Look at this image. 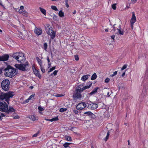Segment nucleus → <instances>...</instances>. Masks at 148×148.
I'll use <instances>...</instances> for the list:
<instances>
[{
    "instance_id": "1",
    "label": "nucleus",
    "mask_w": 148,
    "mask_h": 148,
    "mask_svg": "<svg viewBox=\"0 0 148 148\" xmlns=\"http://www.w3.org/2000/svg\"><path fill=\"white\" fill-rule=\"evenodd\" d=\"M18 72L17 70L10 67L8 68V69H6L5 75L6 77L11 78L16 75Z\"/></svg>"
},
{
    "instance_id": "2",
    "label": "nucleus",
    "mask_w": 148,
    "mask_h": 148,
    "mask_svg": "<svg viewBox=\"0 0 148 148\" xmlns=\"http://www.w3.org/2000/svg\"><path fill=\"white\" fill-rule=\"evenodd\" d=\"M24 56V54L22 52H16L14 53L12 56L18 62L22 63L25 60V58Z\"/></svg>"
},
{
    "instance_id": "3",
    "label": "nucleus",
    "mask_w": 148,
    "mask_h": 148,
    "mask_svg": "<svg viewBox=\"0 0 148 148\" xmlns=\"http://www.w3.org/2000/svg\"><path fill=\"white\" fill-rule=\"evenodd\" d=\"M15 93L13 92L9 91L6 93H2L0 94V99H5V101L9 103V99L15 95Z\"/></svg>"
},
{
    "instance_id": "4",
    "label": "nucleus",
    "mask_w": 148,
    "mask_h": 148,
    "mask_svg": "<svg viewBox=\"0 0 148 148\" xmlns=\"http://www.w3.org/2000/svg\"><path fill=\"white\" fill-rule=\"evenodd\" d=\"M45 30L48 34L50 36L51 39H53L55 37L56 32L54 31L53 28L49 24L46 25Z\"/></svg>"
},
{
    "instance_id": "5",
    "label": "nucleus",
    "mask_w": 148,
    "mask_h": 148,
    "mask_svg": "<svg viewBox=\"0 0 148 148\" xmlns=\"http://www.w3.org/2000/svg\"><path fill=\"white\" fill-rule=\"evenodd\" d=\"M15 67L17 69L23 71H28L29 70L30 67L29 66L27 62H26L25 64H16L15 65Z\"/></svg>"
},
{
    "instance_id": "6",
    "label": "nucleus",
    "mask_w": 148,
    "mask_h": 148,
    "mask_svg": "<svg viewBox=\"0 0 148 148\" xmlns=\"http://www.w3.org/2000/svg\"><path fill=\"white\" fill-rule=\"evenodd\" d=\"M10 82L8 79L3 80L1 82V86L3 90L5 91H8L10 88Z\"/></svg>"
},
{
    "instance_id": "7",
    "label": "nucleus",
    "mask_w": 148,
    "mask_h": 148,
    "mask_svg": "<svg viewBox=\"0 0 148 148\" xmlns=\"http://www.w3.org/2000/svg\"><path fill=\"white\" fill-rule=\"evenodd\" d=\"M84 90V86L83 84L79 85L76 88V90L78 93H76L75 96L77 98H79L81 97V95L80 93L82 92Z\"/></svg>"
},
{
    "instance_id": "8",
    "label": "nucleus",
    "mask_w": 148,
    "mask_h": 148,
    "mask_svg": "<svg viewBox=\"0 0 148 148\" xmlns=\"http://www.w3.org/2000/svg\"><path fill=\"white\" fill-rule=\"evenodd\" d=\"M8 109V106L5 102H0V111L2 112H5Z\"/></svg>"
},
{
    "instance_id": "9",
    "label": "nucleus",
    "mask_w": 148,
    "mask_h": 148,
    "mask_svg": "<svg viewBox=\"0 0 148 148\" xmlns=\"http://www.w3.org/2000/svg\"><path fill=\"white\" fill-rule=\"evenodd\" d=\"M86 106V105L85 103L82 102L78 103L76 106L77 109L79 110H82Z\"/></svg>"
},
{
    "instance_id": "10",
    "label": "nucleus",
    "mask_w": 148,
    "mask_h": 148,
    "mask_svg": "<svg viewBox=\"0 0 148 148\" xmlns=\"http://www.w3.org/2000/svg\"><path fill=\"white\" fill-rule=\"evenodd\" d=\"M98 106V105L96 103H91L89 104L88 108L91 110H95L97 108Z\"/></svg>"
},
{
    "instance_id": "11",
    "label": "nucleus",
    "mask_w": 148,
    "mask_h": 148,
    "mask_svg": "<svg viewBox=\"0 0 148 148\" xmlns=\"http://www.w3.org/2000/svg\"><path fill=\"white\" fill-rule=\"evenodd\" d=\"M42 30L40 28H38L36 27L34 29V32L36 34L39 35L42 34Z\"/></svg>"
},
{
    "instance_id": "12",
    "label": "nucleus",
    "mask_w": 148,
    "mask_h": 148,
    "mask_svg": "<svg viewBox=\"0 0 148 148\" xmlns=\"http://www.w3.org/2000/svg\"><path fill=\"white\" fill-rule=\"evenodd\" d=\"M33 72L36 75L38 76L39 78H40L41 77V76L40 75L39 71L36 70L35 68H33Z\"/></svg>"
},
{
    "instance_id": "13",
    "label": "nucleus",
    "mask_w": 148,
    "mask_h": 148,
    "mask_svg": "<svg viewBox=\"0 0 148 148\" xmlns=\"http://www.w3.org/2000/svg\"><path fill=\"white\" fill-rule=\"evenodd\" d=\"M18 12L24 16L27 17L28 16V13L24 10H19Z\"/></svg>"
},
{
    "instance_id": "14",
    "label": "nucleus",
    "mask_w": 148,
    "mask_h": 148,
    "mask_svg": "<svg viewBox=\"0 0 148 148\" xmlns=\"http://www.w3.org/2000/svg\"><path fill=\"white\" fill-rule=\"evenodd\" d=\"M9 57V56L8 55H4L2 56H0V61H7L8 60Z\"/></svg>"
},
{
    "instance_id": "15",
    "label": "nucleus",
    "mask_w": 148,
    "mask_h": 148,
    "mask_svg": "<svg viewBox=\"0 0 148 148\" xmlns=\"http://www.w3.org/2000/svg\"><path fill=\"white\" fill-rule=\"evenodd\" d=\"M136 21V18L134 12H132V17L130 20V23H134Z\"/></svg>"
},
{
    "instance_id": "16",
    "label": "nucleus",
    "mask_w": 148,
    "mask_h": 148,
    "mask_svg": "<svg viewBox=\"0 0 148 148\" xmlns=\"http://www.w3.org/2000/svg\"><path fill=\"white\" fill-rule=\"evenodd\" d=\"M15 111V109L13 108L12 106H10L9 109H8V110L7 111V114H9V113L11 112H14Z\"/></svg>"
},
{
    "instance_id": "17",
    "label": "nucleus",
    "mask_w": 148,
    "mask_h": 148,
    "mask_svg": "<svg viewBox=\"0 0 148 148\" xmlns=\"http://www.w3.org/2000/svg\"><path fill=\"white\" fill-rule=\"evenodd\" d=\"M84 114L86 115L90 116L91 117L93 118L95 117V115L90 111L85 112L84 113Z\"/></svg>"
},
{
    "instance_id": "18",
    "label": "nucleus",
    "mask_w": 148,
    "mask_h": 148,
    "mask_svg": "<svg viewBox=\"0 0 148 148\" xmlns=\"http://www.w3.org/2000/svg\"><path fill=\"white\" fill-rule=\"evenodd\" d=\"M89 76H90V75H83L81 77V80L85 82L88 79Z\"/></svg>"
},
{
    "instance_id": "19",
    "label": "nucleus",
    "mask_w": 148,
    "mask_h": 148,
    "mask_svg": "<svg viewBox=\"0 0 148 148\" xmlns=\"http://www.w3.org/2000/svg\"><path fill=\"white\" fill-rule=\"evenodd\" d=\"M39 8L41 12L44 15L46 16L47 14L46 11L44 9L41 7H39Z\"/></svg>"
},
{
    "instance_id": "20",
    "label": "nucleus",
    "mask_w": 148,
    "mask_h": 148,
    "mask_svg": "<svg viewBox=\"0 0 148 148\" xmlns=\"http://www.w3.org/2000/svg\"><path fill=\"white\" fill-rule=\"evenodd\" d=\"M99 88L98 87H96L90 93V95H92L96 93L97 92V90Z\"/></svg>"
},
{
    "instance_id": "21",
    "label": "nucleus",
    "mask_w": 148,
    "mask_h": 148,
    "mask_svg": "<svg viewBox=\"0 0 148 148\" xmlns=\"http://www.w3.org/2000/svg\"><path fill=\"white\" fill-rule=\"evenodd\" d=\"M36 60L40 66L42 65V60L38 57L36 58Z\"/></svg>"
},
{
    "instance_id": "22",
    "label": "nucleus",
    "mask_w": 148,
    "mask_h": 148,
    "mask_svg": "<svg viewBox=\"0 0 148 148\" xmlns=\"http://www.w3.org/2000/svg\"><path fill=\"white\" fill-rule=\"evenodd\" d=\"M64 138L65 140L69 141H71L72 140L71 137L69 136H66Z\"/></svg>"
},
{
    "instance_id": "23",
    "label": "nucleus",
    "mask_w": 148,
    "mask_h": 148,
    "mask_svg": "<svg viewBox=\"0 0 148 148\" xmlns=\"http://www.w3.org/2000/svg\"><path fill=\"white\" fill-rule=\"evenodd\" d=\"M59 16L61 17H63L64 16V13L62 10L59 11L58 13Z\"/></svg>"
},
{
    "instance_id": "24",
    "label": "nucleus",
    "mask_w": 148,
    "mask_h": 148,
    "mask_svg": "<svg viewBox=\"0 0 148 148\" xmlns=\"http://www.w3.org/2000/svg\"><path fill=\"white\" fill-rule=\"evenodd\" d=\"M53 19L54 20L57 21H59V18L55 14H53Z\"/></svg>"
},
{
    "instance_id": "25",
    "label": "nucleus",
    "mask_w": 148,
    "mask_h": 148,
    "mask_svg": "<svg viewBox=\"0 0 148 148\" xmlns=\"http://www.w3.org/2000/svg\"><path fill=\"white\" fill-rule=\"evenodd\" d=\"M0 120H1L3 117L5 116H8V115H6L5 114H4L2 113H0Z\"/></svg>"
},
{
    "instance_id": "26",
    "label": "nucleus",
    "mask_w": 148,
    "mask_h": 148,
    "mask_svg": "<svg viewBox=\"0 0 148 148\" xmlns=\"http://www.w3.org/2000/svg\"><path fill=\"white\" fill-rule=\"evenodd\" d=\"M38 109L40 113L41 114L42 112H41L44 110V108L42 107L41 106H39L38 108Z\"/></svg>"
},
{
    "instance_id": "27",
    "label": "nucleus",
    "mask_w": 148,
    "mask_h": 148,
    "mask_svg": "<svg viewBox=\"0 0 148 148\" xmlns=\"http://www.w3.org/2000/svg\"><path fill=\"white\" fill-rule=\"evenodd\" d=\"M97 77V75L96 73H94L93 74L91 77V80H94Z\"/></svg>"
},
{
    "instance_id": "28",
    "label": "nucleus",
    "mask_w": 148,
    "mask_h": 148,
    "mask_svg": "<svg viewBox=\"0 0 148 148\" xmlns=\"http://www.w3.org/2000/svg\"><path fill=\"white\" fill-rule=\"evenodd\" d=\"M71 143H65L63 145L65 148H67L69 147V145Z\"/></svg>"
},
{
    "instance_id": "29",
    "label": "nucleus",
    "mask_w": 148,
    "mask_h": 148,
    "mask_svg": "<svg viewBox=\"0 0 148 148\" xmlns=\"http://www.w3.org/2000/svg\"><path fill=\"white\" fill-rule=\"evenodd\" d=\"M29 118L33 121H34L36 120V117L34 115H30L29 117Z\"/></svg>"
},
{
    "instance_id": "30",
    "label": "nucleus",
    "mask_w": 148,
    "mask_h": 148,
    "mask_svg": "<svg viewBox=\"0 0 148 148\" xmlns=\"http://www.w3.org/2000/svg\"><path fill=\"white\" fill-rule=\"evenodd\" d=\"M51 8L52 9L54 10L55 11H58L57 7L54 5H51Z\"/></svg>"
},
{
    "instance_id": "31",
    "label": "nucleus",
    "mask_w": 148,
    "mask_h": 148,
    "mask_svg": "<svg viewBox=\"0 0 148 148\" xmlns=\"http://www.w3.org/2000/svg\"><path fill=\"white\" fill-rule=\"evenodd\" d=\"M59 119L58 118V117L56 116L55 117L53 118L52 119H50V121L53 122V121H57Z\"/></svg>"
},
{
    "instance_id": "32",
    "label": "nucleus",
    "mask_w": 148,
    "mask_h": 148,
    "mask_svg": "<svg viewBox=\"0 0 148 148\" xmlns=\"http://www.w3.org/2000/svg\"><path fill=\"white\" fill-rule=\"evenodd\" d=\"M92 85V83H90L89 85H87L85 86H84V90H86L87 89H88L90 88Z\"/></svg>"
},
{
    "instance_id": "33",
    "label": "nucleus",
    "mask_w": 148,
    "mask_h": 148,
    "mask_svg": "<svg viewBox=\"0 0 148 148\" xmlns=\"http://www.w3.org/2000/svg\"><path fill=\"white\" fill-rule=\"evenodd\" d=\"M118 32L120 35H123V30H121L120 29H117Z\"/></svg>"
},
{
    "instance_id": "34",
    "label": "nucleus",
    "mask_w": 148,
    "mask_h": 148,
    "mask_svg": "<svg viewBox=\"0 0 148 148\" xmlns=\"http://www.w3.org/2000/svg\"><path fill=\"white\" fill-rule=\"evenodd\" d=\"M67 108H61L59 110L60 112H64L66 110Z\"/></svg>"
},
{
    "instance_id": "35",
    "label": "nucleus",
    "mask_w": 148,
    "mask_h": 148,
    "mask_svg": "<svg viewBox=\"0 0 148 148\" xmlns=\"http://www.w3.org/2000/svg\"><path fill=\"white\" fill-rule=\"evenodd\" d=\"M40 69L41 71L43 73H44L45 72V70L43 65L40 66Z\"/></svg>"
},
{
    "instance_id": "36",
    "label": "nucleus",
    "mask_w": 148,
    "mask_h": 148,
    "mask_svg": "<svg viewBox=\"0 0 148 148\" xmlns=\"http://www.w3.org/2000/svg\"><path fill=\"white\" fill-rule=\"evenodd\" d=\"M58 72V71L55 70L53 73L51 74V75H56Z\"/></svg>"
},
{
    "instance_id": "37",
    "label": "nucleus",
    "mask_w": 148,
    "mask_h": 148,
    "mask_svg": "<svg viewBox=\"0 0 148 148\" xmlns=\"http://www.w3.org/2000/svg\"><path fill=\"white\" fill-rule=\"evenodd\" d=\"M56 68V66H54L52 68H50L49 70L48 71V72L49 73L51 72L53 70H54Z\"/></svg>"
},
{
    "instance_id": "38",
    "label": "nucleus",
    "mask_w": 148,
    "mask_h": 148,
    "mask_svg": "<svg viewBox=\"0 0 148 148\" xmlns=\"http://www.w3.org/2000/svg\"><path fill=\"white\" fill-rule=\"evenodd\" d=\"M47 43H45L44 44V49L45 51H47Z\"/></svg>"
},
{
    "instance_id": "39",
    "label": "nucleus",
    "mask_w": 148,
    "mask_h": 148,
    "mask_svg": "<svg viewBox=\"0 0 148 148\" xmlns=\"http://www.w3.org/2000/svg\"><path fill=\"white\" fill-rule=\"evenodd\" d=\"M117 71H115L112 74L110 75V76L111 77H114V76H115L117 74Z\"/></svg>"
},
{
    "instance_id": "40",
    "label": "nucleus",
    "mask_w": 148,
    "mask_h": 148,
    "mask_svg": "<svg viewBox=\"0 0 148 148\" xmlns=\"http://www.w3.org/2000/svg\"><path fill=\"white\" fill-rule=\"evenodd\" d=\"M116 4H114L112 5V8L114 10H115L116 9Z\"/></svg>"
},
{
    "instance_id": "41",
    "label": "nucleus",
    "mask_w": 148,
    "mask_h": 148,
    "mask_svg": "<svg viewBox=\"0 0 148 148\" xmlns=\"http://www.w3.org/2000/svg\"><path fill=\"white\" fill-rule=\"evenodd\" d=\"M35 95V94L32 95H31L29 97V98H28L29 99V100L32 99H33Z\"/></svg>"
},
{
    "instance_id": "42",
    "label": "nucleus",
    "mask_w": 148,
    "mask_h": 148,
    "mask_svg": "<svg viewBox=\"0 0 148 148\" xmlns=\"http://www.w3.org/2000/svg\"><path fill=\"white\" fill-rule=\"evenodd\" d=\"M127 64L124 65L123 66V67L121 68V70H123L125 69L127 67Z\"/></svg>"
},
{
    "instance_id": "43",
    "label": "nucleus",
    "mask_w": 148,
    "mask_h": 148,
    "mask_svg": "<svg viewBox=\"0 0 148 148\" xmlns=\"http://www.w3.org/2000/svg\"><path fill=\"white\" fill-rule=\"evenodd\" d=\"M75 59L76 61H78L79 60V58L78 56L77 55H75L74 56Z\"/></svg>"
},
{
    "instance_id": "44",
    "label": "nucleus",
    "mask_w": 148,
    "mask_h": 148,
    "mask_svg": "<svg viewBox=\"0 0 148 148\" xmlns=\"http://www.w3.org/2000/svg\"><path fill=\"white\" fill-rule=\"evenodd\" d=\"M110 79L108 78H107L105 80V82L108 83L109 82Z\"/></svg>"
},
{
    "instance_id": "45",
    "label": "nucleus",
    "mask_w": 148,
    "mask_h": 148,
    "mask_svg": "<svg viewBox=\"0 0 148 148\" xmlns=\"http://www.w3.org/2000/svg\"><path fill=\"white\" fill-rule=\"evenodd\" d=\"M63 96V95H62V94H57V95H54V96L55 97H62V96Z\"/></svg>"
},
{
    "instance_id": "46",
    "label": "nucleus",
    "mask_w": 148,
    "mask_h": 148,
    "mask_svg": "<svg viewBox=\"0 0 148 148\" xmlns=\"http://www.w3.org/2000/svg\"><path fill=\"white\" fill-rule=\"evenodd\" d=\"M29 99H26L24 101V103H26L28 102H29Z\"/></svg>"
},
{
    "instance_id": "47",
    "label": "nucleus",
    "mask_w": 148,
    "mask_h": 148,
    "mask_svg": "<svg viewBox=\"0 0 148 148\" xmlns=\"http://www.w3.org/2000/svg\"><path fill=\"white\" fill-rule=\"evenodd\" d=\"M73 112L76 114H77L78 113V111L76 110H74Z\"/></svg>"
},
{
    "instance_id": "48",
    "label": "nucleus",
    "mask_w": 148,
    "mask_h": 148,
    "mask_svg": "<svg viewBox=\"0 0 148 148\" xmlns=\"http://www.w3.org/2000/svg\"><path fill=\"white\" fill-rule=\"evenodd\" d=\"M131 1L132 3L134 4L137 2V0H131Z\"/></svg>"
},
{
    "instance_id": "49",
    "label": "nucleus",
    "mask_w": 148,
    "mask_h": 148,
    "mask_svg": "<svg viewBox=\"0 0 148 148\" xmlns=\"http://www.w3.org/2000/svg\"><path fill=\"white\" fill-rule=\"evenodd\" d=\"M38 132L34 135H33V137H36L38 136Z\"/></svg>"
},
{
    "instance_id": "50",
    "label": "nucleus",
    "mask_w": 148,
    "mask_h": 148,
    "mask_svg": "<svg viewBox=\"0 0 148 148\" xmlns=\"http://www.w3.org/2000/svg\"><path fill=\"white\" fill-rule=\"evenodd\" d=\"M20 10H24V7L23 6H21L20 7Z\"/></svg>"
},
{
    "instance_id": "51",
    "label": "nucleus",
    "mask_w": 148,
    "mask_h": 148,
    "mask_svg": "<svg viewBox=\"0 0 148 148\" xmlns=\"http://www.w3.org/2000/svg\"><path fill=\"white\" fill-rule=\"evenodd\" d=\"M115 35H112L111 36V38L112 39H113V40H114V38H115Z\"/></svg>"
},
{
    "instance_id": "52",
    "label": "nucleus",
    "mask_w": 148,
    "mask_h": 148,
    "mask_svg": "<svg viewBox=\"0 0 148 148\" xmlns=\"http://www.w3.org/2000/svg\"><path fill=\"white\" fill-rule=\"evenodd\" d=\"M19 118V117L18 115H16L14 117V119H18Z\"/></svg>"
},
{
    "instance_id": "53",
    "label": "nucleus",
    "mask_w": 148,
    "mask_h": 148,
    "mask_svg": "<svg viewBox=\"0 0 148 148\" xmlns=\"http://www.w3.org/2000/svg\"><path fill=\"white\" fill-rule=\"evenodd\" d=\"M131 24V27L132 29H133V25L134 23H130Z\"/></svg>"
},
{
    "instance_id": "54",
    "label": "nucleus",
    "mask_w": 148,
    "mask_h": 148,
    "mask_svg": "<svg viewBox=\"0 0 148 148\" xmlns=\"http://www.w3.org/2000/svg\"><path fill=\"white\" fill-rule=\"evenodd\" d=\"M47 61H48V63H50V60L49 58V57L48 56H47Z\"/></svg>"
},
{
    "instance_id": "55",
    "label": "nucleus",
    "mask_w": 148,
    "mask_h": 148,
    "mask_svg": "<svg viewBox=\"0 0 148 148\" xmlns=\"http://www.w3.org/2000/svg\"><path fill=\"white\" fill-rule=\"evenodd\" d=\"M48 68H49L51 67V63L50 62V63H48Z\"/></svg>"
},
{
    "instance_id": "56",
    "label": "nucleus",
    "mask_w": 148,
    "mask_h": 148,
    "mask_svg": "<svg viewBox=\"0 0 148 148\" xmlns=\"http://www.w3.org/2000/svg\"><path fill=\"white\" fill-rule=\"evenodd\" d=\"M145 73L146 74H148V68L147 69Z\"/></svg>"
},
{
    "instance_id": "57",
    "label": "nucleus",
    "mask_w": 148,
    "mask_h": 148,
    "mask_svg": "<svg viewBox=\"0 0 148 148\" xmlns=\"http://www.w3.org/2000/svg\"><path fill=\"white\" fill-rule=\"evenodd\" d=\"M125 72H124V73H123L122 75V77H123L124 76V75H125Z\"/></svg>"
},
{
    "instance_id": "58",
    "label": "nucleus",
    "mask_w": 148,
    "mask_h": 148,
    "mask_svg": "<svg viewBox=\"0 0 148 148\" xmlns=\"http://www.w3.org/2000/svg\"><path fill=\"white\" fill-rule=\"evenodd\" d=\"M116 133H119V131L118 130V129H116Z\"/></svg>"
},
{
    "instance_id": "59",
    "label": "nucleus",
    "mask_w": 148,
    "mask_h": 148,
    "mask_svg": "<svg viewBox=\"0 0 148 148\" xmlns=\"http://www.w3.org/2000/svg\"><path fill=\"white\" fill-rule=\"evenodd\" d=\"M109 135H110V133H109V131H108L107 133V136H109Z\"/></svg>"
},
{
    "instance_id": "60",
    "label": "nucleus",
    "mask_w": 148,
    "mask_h": 148,
    "mask_svg": "<svg viewBox=\"0 0 148 148\" xmlns=\"http://www.w3.org/2000/svg\"><path fill=\"white\" fill-rule=\"evenodd\" d=\"M45 120H46V121H50V119H45Z\"/></svg>"
},
{
    "instance_id": "61",
    "label": "nucleus",
    "mask_w": 148,
    "mask_h": 148,
    "mask_svg": "<svg viewBox=\"0 0 148 148\" xmlns=\"http://www.w3.org/2000/svg\"><path fill=\"white\" fill-rule=\"evenodd\" d=\"M108 137H106V138H105V140L106 141L108 139Z\"/></svg>"
},
{
    "instance_id": "62",
    "label": "nucleus",
    "mask_w": 148,
    "mask_h": 148,
    "mask_svg": "<svg viewBox=\"0 0 148 148\" xmlns=\"http://www.w3.org/2000/svg\"><path fill=\"white\" fill-rule=\"evenodd\" d=\"M129 8H130V7H129V6H127H127H126V7L125 9H128Z\"/></svg>"
},
{
    "instance_id": "63",
    "label": "nucleus",
    "mask_w": 148,
    "mask_h": 148,
    "mask_svg": "<svg viewBox=\"0 0 148 148\" xmlns=\"http://www.w3.org/2000/svg\"><path fill=\"white\" fill-rule=\"evenodd\" d=\"M105 31L106 32H108V29H105Z\"/></svg>"
},
{
    "instance_id": "64",
    "label": "nucleus",
    "mask_w": 148,
    "mask_h": 148,
    "mask_svg": "<svg viewBox=\"0 0 148 148\" xmlns=\"http://www.w3.org/2000/svg\"><path fill=\"white\" fill-rule=\"evenodd\" d=\"M76 13V11L75 10H74L73 11V14H75Z\"/></svg>"
}]
</instances>
